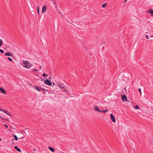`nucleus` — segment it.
I'll use <instances>...</instances> for the list:
<instances>
[{
  "label": "nucleus",
  "mask_w": 153,
  "mask_h": 153,
  "mask_svg": "<svg viewBox=\"0 0 153 153\" xmlns=\"http://www.w3.org/2000/svg\"><path fill=\"white\" fill-rule=\"evenodd\" d=\"M24 67L27 69L30 68L33 65L27 61H24L22 64Z\"/></svg>",
  "instance_id": "1"
},
{
  "label": "nucleus",
  "mask_w": 153,
  "mask_h": 153,
  "mask_svg": "<svg viewBox=\"0 0 153 153\" xmlns=\"http://www.w3.org/2000/svg\"><path fill=\"white\" fill-rule=\"evenodd\" d=\"M0 52L2 53H3L4 52V51L3 50H1V49H0Z\"/></svg>",
  "instance_id": "22"
},
{
  "label": "nucleus",
  "mask_w": 153,
  "mask_h": 153,
  "mask_svg": "<svg viewBox=\"0 0 153 153\" xmlns=\"http://www.w3.org/2000/svg\"><path fill=\"white\" fill-rule=\"evenodd\" d=\"M7 59L10 61V57H8Z\"/></svg>",
  "instance_id": "35"
},
{
  "label": "nucleus",
  "mask_w": 153,
  "mask_h": 153,
  "mask_svg": "<svg viewBox=\"0 0 153 153\" xmlns=\"http://www.w3.org/2000/svg\"><path fill=\"white\" fill-rule=\"evenodd\" d=\"M16 135H15L14 134H12V136L14 137V136H15Z\"/></svg>",
  "instance_id": "34"
},
{
  "label": "nucleus",
  "mask_w": 153,
  "mask_h": 153,
  "mask_svg": "<svg viewBox=\"0 0 153 153\" xmlns=\"http://www.w3.org/2000/svg\"><path fill=\"white\" fill-rule=\"evenodd\" d=\"M1 138H0V141H1Z\"/></svg>",
  "instance_id": "41"
},
{
  "label": "nucleus",
  "mask_w": 153,
  "mask_h": 153,
  "mask_svg": "<svg viewBox=\"0 0 153 153\" xmlns=\"http://www.w3.org/2000/svg\"><path fill=\"white\" fill-rule=\"evenodd\" d=\"M33 70L34 71H38V70L37 69H33Z\"/></svg>",
  "instance_id": "27"
},
{
  "label": "nucleus",
  "mask_w": 153,
  "mask_h": 153,
  "mask_svg": "<svg viewBox=\"0 0 153 153\" xmlns=\"http://www.w3.org/2000/svg\"><path fill=\"white\" fill-rule=\"evenodd\" d=\"M34 87L36 90L39 91H41L42 90H44V89L41 88H39L38 86L36 85Z\"/></svg>",
  "instance_id": "6"
},
{
  "label": "nucleus",
  "mask_w": 153,
  "mask_h": 153,
  "mask_svg": "<svg viewBox=\"0 0 153 153\" xmlns=\"http://www.w3.org/2000/svg\"><path fill=\"white\" fill-rule=\"evenodd\" d=\"M4 126L7 128H8V126L6 124L4 125Z\"/></svg>",
  "instance_id": "26"
},
{
  "label": "nucleus",
  "mask_w": 153,
  "mask_h": 153,
  "mask_svg": "<svg viewBox=\"0 0 153 153\" xmlns=\"http://www.w3.org/2000/svg\"><path fill=\"white\" fill-rule=\"evenodd\" d=\"M15 142H13V143H12V144H13V145H14V144H15Z\"/></svg>",
  "instance_id": "33"
},
{
  "label": "nucleus",
  "mask_w": 153,
  "mask_h": 153,
  "mask_svg": "<svg viewBox=\"0 0 153 153\" xmlns=\"http://www.w3.org/2000/svg\"><path fill=\"white\" fill-rule=\"evenodd\" d=\"M10 128H13V130H16V129H15V128H13V127H10Z\"/></svg>",
  "instance_id": "29"
},
{
  "label": "nucleus",
  "mask_w": 153,
  "mask_h": 153,
  "mask_svg": "<svg viewBox=\"0 0 153 153\" xmlns=\"http://www.w3.org/2000/svg\"><path fill=\"white\" fill-rule=\"evenodd\" d=\"M37 13L38 14H39V7L38 6H37Z\"/></svg>",
  "instance_id": "21"
},
{
  "label": "nucleus",
  "mask_w": 153,
  "mask_h": 153,
  "mask_svg": "<svg viewBox=\"0 0 153 153\" xmlns=\"http://www.w3.org/2000/svg\"><path fill=\"white\" fill-rule=\"evenodd\" d=\"M0 118L2 119V120H2L3 119L2 117L1 116H0Z\"/></svg>",
  "instance_id": "28"
},
{
  "label": "nucleus",
  "mask_w": 153,
  "mask_h": 153,
  "mask_svg": "<svg viewBox=\"0 0 153 153\" xmlns=\"http://www.w3.org/2000/svg\"><path fill=\"white\" fill-rule=\"evenodd\" d=\"M0 111H2L5 113L7 115H10V114L9 113H8L7 111H6L3 110H2V109H1L0 108Z\"/></svg>",
  "instance_id": "11"
},
{
  "label": "nucleus",
  "mask_w": 153,
  "mask_h": 153,
  "mask_svg": "<svg viewBox=\"0 0 153 153\" xmlns=\"http://www.w3.org/2000/svg\"><path fill=\"white\" fill-rule=\"evenodd\" d=\"M5 56H10V52L6 53H4Z\"/></svg>",
  "instance_id": "19"
},
{
  "label": "nucleus",
  "mask_w": 153,
  "mask_h": 153,
  "mask_svg": "<svg viewBox=\"0 0 153 153\" xmlns=\"http://www.w3.org/2000/svg\"><path fill=\"white\" fill-rule=\"evenodd\" d=\"M153 12V10L152 9H150L149 10H147V12L150 13H152Z\"/></svg>",
  "instance_id": "14"
},
{
  "label": "nucleus",
  "mask_w": 153,
  "mask_h": 153,
  "mask_svg": "<svg viewBox=\"0 0 153 153\" xmlns=\"http://www.w3.org/2000/svg\"><path fill=\"white\" fill-rule=\"evenodd\" d=\"M107 6V4L106 3H104L102 5V7L103 8H104L105 7Z\"/></svg>",
  "instance_id": "16"
},
{
  "label": "nucleus",
  "mask_w": 153,
  "mask_h": 153,
  "mask_svg": "<svg viewBox=\"0 0 153 153\" xmlns=\"http://www.w3.org/2000/svg\"><path fill=\"white\" fill-rule=\"evenodd\" d=\"M146 38L147 39H149V36L148 35H146Z\"/></svg>",
  "instance_id": "25"
},
{
  "label": "nucleus",
  "mask_w": 153,
  "mask_h": 153,
  "mask_svg": "<svg viewBox=\"0 0 153 153\" xmlns=\"http://www.w3.org/2000/svg\"><path fill=\"white\" fill-rule=\"evenodd\" d=\"M0 91L3 94H5L6 93V91L2 87H0Z\"/></svg>",
  "instance_id": "8"
},
{
  "label": "nucleus",
  "mask_w": 153,
  "mask_h": 153,
  "mask_svg": "<svg viewBox=\"0 0 153 153\" xmlns=\"http://www.w3.org/2000/svg\"><path fill=\"white\" fill-rule=\"evenodd\" d=\"M23 138H24V137H21L19 138V139H21Z\"/></svg>",
  "instance_id": "32"
},
{
  "label": "nucleus",
  "mask_w": 153,
  "mask_h": 153,
  "mask_svg": "<svg viewBox=\"0 0 153 153\" xmlns=\"http://www.w3.org/2000/svg\"><path fill=\"white\" fill-rule=\"evenodd\" d=\"M94 109L95 110L98 111L99 112H100V111H101V110H99V108L97 106H94Z\"/></svg>",
  "instance_id": "9"
},
{
  "label": "nucleus",
  "mask_w": 153,
  "mask_h": 153,
  "mask_svg": "<svg viewBox=\"0 0 153 153\" xmlns=\"http://www.w3.org/2000/svg\"><path fill=\"white\" fill-rule=\"evenodd\" d=\"M3 44V42L2 40L0 39V47Z\"/></svg>",
  "instance_id": "15"
},
{
  "label": "nucleus",
  "mask_w": 153,
  "mask_h": 153,
  "mask_svg": "<svg viewBox=\"0 0 153 153\" xmlns=\"http://www.w3.org/2000/svg\"><path fill=\"white\" fill-rule=\"evenodd\" d=\"M152 109H153V107L152 108Z\"/></svg>",
  "instance_id": "44"
},
{
  "label": "nucleus",
  "mask_w": 153,
  "mask_h": 153,
  "mask_svg": "<svg viewBox=\"0 0 153 153\" xmlns=\"http://www.w3.org/2000/svg\"><path fill=\"white\" fill-rule=\"evenodd\" d=\"M33 150L34 151H36V149H33Z\"/></svg>",
  "instance_id": "40"
},
{
  "label": "nucleus",
  "mask_w": 153,
  "mask_h": 153,
  "mask_svg": "<svg viewBox=\"0 0 153 153\" xmlns=\"http://www.w3.org/2000/svg\"><path fill=\"white\" fill-rule=\"evenodd\" d=\"M53 85H55V84H54V83H53Z\"/></svg>",
  "instance_id": "42"
},
{
  "label": "nucleus",
  "mask_w": 153,
  "mask_h": 153,
  "mask_svg": "<svg viewBox=\"0 0 153 153\" xmlns=\"http://www.w3.org/2000/svg\"><path fill=\"white\" fill-rule=\"evenodd\" d=\"M14 148L16 149L18 152H20L21 151V150L20 149L18 148L17 146H15Z\"/></svg>",
  "instance_id": "13"
},
{
  "label": "nucleus",
  "mask_w": 153,
  "mask_h": 153,
  "mask_svg": "<svg viewBox=\"0 0 153 153\" xmlns=\"http://www.w3.org/2000/svg\"><path fill=\"white\" fill-rule=\"evenodd\" d=\"M14 140V139H12V142Z\"/></svg>",
  "instance_id": "36"
},
{
  "label": "nucleus",
  "mask_w": 153,
  "mask_h": 153,
  "mask_svg": "<svg viewBox=\"0 0 153 153\" xmlns=\"http://www.w3.org/2000/svg\"><path fill=\"white\" fill-rule=\"evenodd\" d=\"M10 56L12 57L13 58V59H15V57L13 56V54L12 53H10Z\"/></svg>",
  "instance_id": "17"
},
{
  "label": "nucleus",
  "mask_w": 153,
  "mask_h": 153,
  "mask_svg": "<svg viewBox=\"0 0 153 153\" xmlns=\"http://www.w3.org/2000/svg\"><path fill=\"white\" fill-rule=\"evenodd\" d=\"M42 80H44V79H42Z\"/></svg>",
  "instance_id": "43"
},
{
  "label": "nucleus",
  "mask_w": 153,
  "mask_h": 153,
  "mask_svg": "<svg viewBox=\"0 0 153 153\" xmlns=\"http://www.w3.org/2000/svg\"><path fill=\"white\" fill-rule=\"evenodd\" d=\"M110 116H111V119L112 120V121L114 122L115 123L116 121L115 118L114 116V115H113L112 114H110Z\"/></svg>",
  "instance_id": "5"
},
{
  "label": "nucleus",
  "mask_w": 153,
  "mask_h": 153,
  "mask_svg": "<svg viewBox=\"0 0 153 153\" xmlns=\"http://www.w3.org/2000/svg\"><path fill=\"white\" fill-rule=\"evenodd\" d=\"M44 82L45 83V84L49 85L50 86H51L52 85V83L49 80L47 79L46 80H44Z\"/></svg>",
  "instance_id": "4"
},
{
  "label": "nucleus",
  "mask_w": 153,
  "mask_h": 153,
  "mask_svg": "<svg viewBox=\"0 0 153 153\" xmlns=\"http://www.w3.org/2000/svg\"><path fill=\"white\" fill-rule=\"evenodd\" d=\"M108 111V109H106L105 110H101L100 111V113H105L106 112H107Z\"/></svg>",
  "instance_id": "12"
},
{
  "label": "nucleus",
  "mask_w": 153,
  "mask_h": 153,
  "mask_svg": "<svg viewBox=\"0 0 153 153\" xmlns=\"http://www.w3.org/2000/svg\"><path fill=\"white\" fill-rule=\"evenodd\" d=\"M13 61L12 59L11 58H10V61Z\"/></svg>",
  "instance_id": "31"
},
{
  "label": "nucleus",
  "mask_w": 153,
  "mask_h": 153,
  "mask_svg": "<svg viewBox=\"0 0 153 153\" xmlns=\"http://www.w3.org/2000/svg\"><path fill=\"white\" fill-rule=\"evenodd\" d=\"M121 99L123 101V102H124V101H128V102H129L127 100V97L124 94H123L121 95Z\"/></svg>",
  "instance_id": "3"
},
{
  "label": "nucleus",
  "mask_w": 153,
  "mask_h": 153,
  "mask_svg": "<svg viewBox=\"0 0 153 153\" xmlns=\"http://www.w3.org/2000/svg\"><path fill=\"white\" fill-rule=\"evenodd\" d=\"M39 68H42V66H40Z\"/></svg>",
  "instance_id": "37"
},
{
  "label": "nucleus",
  "mask_w": 153,
  "mask_h": 153,
  "mask_svg": "<svg viewBox=\"0 0 153 153\" xmlns=\"http://www.w3.org/2000/svg\"><path fill=\"white\" fill-rule=\"evenodd\" d=\"M150 36L151 37H153V35H152V36L151 35V36Z\"/></svg>",
  "instance_id": "39"
},
{
  "label": "nucleus",
  "mask_w": 153,
  "mask_h": 153,
  "mask_svg": "<svg viewBox=\"0 0 153 153\" xmlns=\"http://www.w3.org/2000/svg\"><path fill=\"white\" fill-rule=\"evenodd\" d=\"M135 108V109H140V108H139V106L138 105H136L134 106Z\"/></svg>",
  "instance_id": "18"
},
{
  "label": "nucleus",
  "mask_w": 153,
  "mask_h": 153,
  "mask_svg": "<svg viewBox=\"0 0 153 153\" xmlns=\"http://www.w3.org/2000/svg\"><path fill=\"white\" fill-rule=\"evenodd\" d=\"M14 139H15L16 141H17L18 140V138L16 135L14 136Z\"/></svg>",
  "instance_id": "20"
},
{
  "label": "nucleus",
  "mask_w": 153,
  "mask_h": 153,
  "mask_svg": "<svg viewBox=\"0 0 153 153\" xmlns=\"http://www.w3.org/2000/svg\"><path fill=\"white\" fill-rule=\"evenodd\" d=\"M48 148L52 152H54L55 151V149L53 148H51V146H49Z\"/></svg>",
  "instance_id": "10"
},
{
  "label": "nucleus",
  "mask_w": 153,
  "mask_h": 153,
  "mask_svg": "<svg viewBox=\"0 0 153 153\" xmlns=\"http://www.w3.org/2000/svg\"><path fill=\"white\" fill-rule=\"evenodd\" d=\"M10 131H12L13 132H15V131H13V130H11L10 129Z\"/></svg>",
  "instance_id": "30"
},
{
  "label": "nucleus",
  "mask_w": 153,
  "mask_h": 153,
  "mask_svg": "<svg viewBox=\"0 0 153 153\" xmlns=\"http://www.w3.org/2000/svg\"><path fill=\"white\" fill-rule=\"evenodd\" d=\"M138 90L139 91V92H140V94H141L142 92H141V89H140V88L138 89Z\"/></svg>",
  "instance_id": "24"
},
{
  "label": "nucleus",
  "mask_w": 153,
  "mask_h": 153,
  "mask_svg": "<svg viewBox=\"0 0 153 153\" xmlns=\"http://www.w3.org/2000/svg\"><path fill=\"white\" fill-rule=\"evenodd\" d=\"M47 6L46 5H44L42 8V13H45L46 10Z\"/></svg>",
  "instance_id": "7"
},
{
  "label": "nucleus",
  "mask_w": 153,
  "mask_h": 153,
  "mask_svg": "<svg viewBox=\"0 0 153 153\" xmlns=\"http://www.w3.org/2000/svg\"><path fill=\"white\" fill-rule=\"evenodd\" d=\"M57 86L59 87L64 92L68 93V91H67L65 88L60 83L58 82L57 84Z\"/></svg>",
  "instance_id": "2"
},
{
  "label": "nucleus",
  "mask_w": 153,
  "mask_h": 153,
  "mask_svg": "<svg viewBox=\"0 0 153 153\" xmlns=\"http://www.w3.org/2000/svg\"><path fill=\"white\" fill-rule=\"evenodd\" d=\"M42 75H43V76H44L47 77V76H48V75H46L45 73L43 74Z\"/></svg>",
  "instance_id": "23"
},
{
  "label": "nucleus",
  "mask_w": 153,
  "mask_h": 153,
  "mask_svg": "<svg viewBox=\"0 0 153 153\" xmlns=\"http://www.w3.org/2000/svg\"><path fill=\"white\" fill-rule=\"evenodd\" d=\"M126 1H127V0H125L124 3H125Z\"/></svg>",
  "instance_id": "38"
}]
</instances>
